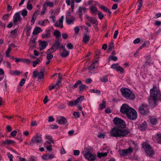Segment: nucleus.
Returning a JSON list of instances; mask_svg holds the SVG:
<instances>
[{"label": "nucleus", "instance_id": "1", "mask_svg": "<svg viewBox=\"0 0 161 161\" xmlns=\"http://www.w3.org/2000/svg\"><path fill=\"white\" fill-rule=\"evenodd\" d=\"M150 95L152 100L149 101L151 106L155 107L156 105V100H161V95L159 91L157 90L156 85H154L152 89L150 90Z\"/></svg>", "mask_w": 161, "mask_h": 161}, {"label": "nucleus", "instance_id": "2", "mask_svg": "<svg viewBox=\"0 0 161 161\" xmlns=\"http://www.w3.org/2000/svg\"><path fill=\"white\" fill-rule=\"evenodd\" d=\"M110 132L111 136L121 137H125L130 132L128 129H123L114 127L112 128Z\"/></svg>", "mask_w": 161, "mask_h": 161}, {"label": "nucleus", "instance_id": "3", "mask_svg": "<svg viewBox=\"0 0 161 161\" xmlns=\"http://www.w3.org/2000/svg\"><path fill=\"white\" fill-rule=\"evenodd\" d=\"M122 95L125 98L134 100L135 98L134 94L129 89L122 87L120 89Z\"/></svg>", "mask_w": 161, "mask_h": 161}, {"label": "nucleus", "instance_id": "4", "mask_svg": "<svg viewBox=\"0 0 161 161\" xmlns=\"http://www.w3.org/2000/svg\"><path fill=\"white\" fill-rule=\"evenodd\" d=\"M61 39H56L54 44L50 48V49L53 50V52H55L57 49L60 50L62 48H64V47L61 44Z\"/></svg>", "mask_w": 161, "mask_h": 161}, {"label": "nucleus", "instance_id": "5", "mask_svg": "<svg viewBox=\"0 0 161 161\" xmlns=\"http://www.w3.org/2000/svg\"><path fill=\"white\" fill-rule=\"evenodd\" d=\"M142 147L147 155L150 156L154 154V152L151 147L147 143L142 144Z\"/></svg>", "mask_w": 161, "mask_h": 161}, {"label": "nucleus", "instance_id": "6", "mask_svg": "<svg viewBox=\"0 0 161 161\" xmlns=\"http://www.w3.org/2000/svg\"><path fill=\"white\" fill-rule=\"evenodd\" d=\"M113 122L114 125L118 127L125 128L126 127L125 121L118 118L115 117L113 120Z\"/></svg>", "mask_w": 161, "mask_h": 161}, {"label": "nucleus", "instance_id": "7", "mask_svg": "<svg viewBox=\"0 0 161 161\" xmlns=\"http://www.w3.org/2000/svg\"><path fill=\"white\" fill-rule=\"evenodd\" d=\"M43 141L41 136H39L38 135H36L34 136L32 138L30 144L31 145L33 144L34 143L37 144H41L43 143Z\"/></svg>", "mask_w": 161, "mask_h": 161}, {"label": "nucleus", "instance_id": "8", "mask_svg": "<svg viewBox=\"0 0 161 161\" xmlns=\"http://www.w3.org/2000/svg\"><path fill=\"white\" fill-rule=\"evenodd\" d=\"M127 117L131 120H134L137 118V114L136 111L133 108L129 112L127 113L126 114Z\"/></svg>", "mask_w": 161, "mask_h": 161}, {"label": "nucleus", "instance_id": "9", "mask_svg": "<svg viewBox=\"0 0 161 161\" xmlns=\"http://www.w3.org/2000/svg\"><path fill=\"white\" fill-rule=\"evenodd\" d=\"M84 156L89 161H94L96 158V155L92 153L89 150H88L84 154Z\"/></svg>", "mask_w": 161, "mask_h": 161}, {"label": "nucleus", "instance_id": "10", "mask_svg": "<svg viewBox=\"0 0 161 161\" xmlns=\"http://www.w3.org/2000/svg\"><path fill=\"white\" fill-rule=\"evenodd\" d=\"M139 110L142 114H146L149 113L148 107L145 104H142L140 106Z\"/></svg>", "mask_w": 161, "mask_h": 161}, {"label": "nucleus", "instance_id": "11", "mask_svg": "<svg viewBox=\"0 0 161 161\" xmlns=\"http://www.w3.org/2000/svg\"><path fill=\"white\" fill-rule=\"evenodd\" d=\"M131 108L127 104H124L121 107L120 111L121 113L126 114L127 113L130 112Z\"/></svg>", "mask_w": 161, "mask_h": 161}, {"label": "nucleus", "instance_id": "12", "mask_svg": "<svg viewBox=\"0 0 161 161\" xmlns=\"http://www.w3.org/2000/svg\"><path fill=\"white\" fill-rule=\"evenodd\" d=\"M133 151V150L131 147H129L128 149L125 150H119V151L120 155L123 156L126 155Z\"/></svg>", "mask_w": 161, "mask_h": 161}, {"label": "nucleus", "instance_id": "13", "mask_svg": "<svg viewBox=\"0 0 161 161\" xmlns=\"http://www.w3.org/2000/svg\"><path fill=\"white\" fill-rule=\"evenodd\" d=\"M33 73V77L34 78H36L37 77L38 79H41L43 78L44 72L42 71L38 73L37 71H34Z\"/></svg>", "mask_w": 161, "mask_h": 161}, {"label": "nucleus", "instance_id": "14", "mask_svg": "<svg viewBox=\"0 0 161 161\" xmlns=\"http://www.w3.org/2000/svg\"><path fill=\"white\" fill-rule=\"evenodd\" d=\"M153 140L155 142L161 144V134L156 133L153 136Z\"/></svg>", "mask_w": 161, "mask_h": 161}, {"label": "nucleus", "instance_id": "15", "mask_svg": "<svg viewBox=\"0 0 161 161\" xmlns=\"http://www.w3.org/2000/svg\"><path fill=\"white\" fill-rule=\"evenodd\" d=\"M64 17L62 16L61 18L57 21L54 24L55 26L58 27H59L62 29L63 27V21Z\"/></svg>", "mask_w": 161, "mask_h": 161}, {"label": "nucleus", "instance_id": "16", "mask_svg": "<svg viewBox=\"0 0 161 161\" xmlns=\"http://www.w3.org/2000/svg\"><path fill=\"white\" fill-rule=\"evenodd\" d=\"M56 122L58 124L64 125L66 124L67 121L65 118L62 116L58 118L56 120Z\"/></svg>", "mask_w": 161, "mask_h": 161}, {"label": "nucleus", "instance_id": "17", "mask_svg": "<svg viewBox=\"0 0 161 161\" xmlns=\"http://www.w3.org/2000/svg\"><path fill=\"white\" fill-rule=\"evenodd\" d=\"M22 19L20 16V13L19 12H17L15 14L13 17V22L16 25L18 21H19Z\"/></svg>", "mask_w": 161, "mask_h": 161}, {"label": "nucleus", "instance_id": "18", "mask_svg": "<svg viewBox=\"0 0 161 161\" xmlns=\"http://www.w3.org/2000/svg\"><path fill=\"white\" fill-rule=\"evenodd\" d=\"M87 11L86 8L80 7L79 8L77 13L78 15L80 16V17L81 18V16L87 12Z\"/></svg>", "mask_w": 161, "mask_h": 161}, {"label": "nucleus", "instance_id": "19", "mask_svg": "<svg viewBox=\"0 0 161 161\" xmlns=\"http://www.w3.org/2000/svg\"><path fill=\"white\" fill-rule=\"evenodd\" d=\"M42 37L45 39L51 38V36L50 33V31L49 30H46L45 33L42 35Z\"/></svg>", "mask_w": 161, "mask_h": 161}, {"label": "nucleus", "instance_id": "20", "mask_svg": "<svg viewBox=\"0 0 161 161\" xmlns=\"http://www.w3.org/2000/svg\"><path fill=\"white\" fill-rule=\"evenodd\" d=\"M54 155L53 154H47L44 155L42 156V158L45 160H47L53 158Z\"/></svg>", "mask_w": 161, "mask_h": 161}, {"label": "nucleus", "instance_id": "21", "mask_svg": "<svg viewBox=\"0 0 161 161\" xmlns=\"http://www.w3.org/2000/svg\"><path fill=\"white\" fill-rule=\"evenodd\" d=\"M47 45V43L46 41H41L39 44V49L40 50L42 51L45 49Z\"/></svg>", "mask_w": 161, "mask_h": 161}, {"label": "nucleus", "instance_id": "22", "mask_svg": "<svg viewBox=\"0 0 161 161\" xmlns=\"http://www.w3.org/2000/svg\"><path fill=\"white\" fill-rule=\"evenodd\" d=\"M84 99V97L83 96H81L78 97L75 101V105H78L80 104L82 102Z\"/></svg>", "mask_w": 161, "mask_h": 161}, {"label": "nucleus", "instance_id": "23", "mask_svg": "<svg viewBox=\"0 0 161 161\" xmlns=\"http://www.w3.org/2000/svg\"><path fill=\"white\" fill-rule=\"evenodd\" d=\"M15 142L14 141L8 140H6L4 141H3L2 143V146L3 147H4L6 145L12 144L14 143H15Z\"/></svg>", "mask_w": 161, "mask_h": 161}, {"label": "nucleus", "instance_id": "24", "mask_svg": "<svg viewBox=\"0 0 161 161\" xmlns=\"http://www.w3.org/2000/svg\"><path fill=\"white\" fill-rule=\"evenodd\" d=\"M53 50H51L50 48L47 50V58L48 60L52 59L53 58V55L52 54V53H53L54 52H53Z\"/></svg>", "mask_w": 161, "mask_h": 161}, {"label": "nucleus", "instance_id": "25", "mask_svg": "<svg viewBox=\"0 0 161 161\" xmlns=\"http://www.w3.org/2000/svg\"><path fill=\"white\" fill-rule=\"evenodd\" d=\"M98 65V62L97 61H96L91 65V66L88 69L90 70H92L97 67Z\"/></svg>", "mask_w": 161, "mask_h": 161}, {"label": "nucleus", "instance_id": "26", "mask_svg": "<svg viewBox=\"0 0 161 161\" xmlns=\"http://www.w3.org/2000/svg\"><path fill=\"white\" fill-rule=\"evenodd\" d=\"M147 128V124L146 122H144L139 126V129L142 130H145Z\"/></svg>", "mask_w": 161, "mask_h": 161}, {"label": "nucleus", "instance_id": "27", "mask_svg": "<svg viewBox=\"0 0 161 161\" xmlns=\"http://www.w3.org/2000/svg\"><path fill=\"white\" fill-rule=\"evenodd\" d=\"M15 61L16 62H19L20 61H22L26 63H30L31 62V61L28 59L22 58H16L15 59Z\"/></svg>", "mask_w": 161, "mask_h": 161}, {"label": "nucleus", "instance_id": "28", "mask_svg": "<svg viewBox=\"0 0 161 161\" xmlns=\"http://www.w3.org/2000/svg\"><path fill=\"white\" fill-rule=\"evenodd\" d=\"M87 88L88 87L86 85L81 83L79 86V92L80 93H81L84 89Z\"/></svg>", "mask_w": 161, "mask_h": 161}, {"label": "nucleus", "instance_id": "29", "mask_svg": "<svg viewBox=\"0 0 161 161\" xmlns=\"http://www.w3.org/2000/svg\"><path fill=\"white\" fill-rule=\"evenodd\" d=\"M39 12V11L38 10H36L33 14V16L31 21V24H33L35 22V19L36 17V16L37 13Z\"/></svg>", "mask_w": 161, "mask_h": 161}, {"label": "nucleus", "instance_id": "30", "mask_svg": "<svg viewBox=\"0 0 161 161\" xmlns=\"http://www.w3.org/2000/svg\"><path fill=\"white\" fill-rule=\"evenodd\" d=\"M90 36L87 35H85L83 37V42L85 44L87 43L90 39Z\"/></svg>", "mask_w": 161, "mask_h": 161}, {"label": "nucleus", "instance_id": "31", "mask_svg": "<svg viewBox=\"0 0 161 161\" xmlns=\"http://www.w3.org/2000/svg\"><path fill=\"white\" fill-rule=\"evenodd\" d=\"M91 12L92 14H95L97 11V8L94 6L92 5L90 7Z\"/></svg>", "mask_w": 161, "mask_h": 161}, {"label": "nucleus", "instance_id": "32", "mask_svg": "<svg viewBox=\"0 0 161 161\" xmlns=\"http://www.w3.org/2000/svg\"><path fill=\"white\" fill-rule=\"evenodd\" d=\"M42 31V30L40 27H37L35 28L33 32V35H36L38 33L41 32Z\"/></svg>", "mask_w": 161, "mask_h": 161}, {"label": "nucleus", "instance_id": "33", "mask_svg": "<svg viewBox=\"0 0 161 161\" xmlns=\"http://www.w3.org/2000/svg\"><path fill=\"white\" fill-rule=\"evenodd\" d=\"M53 35L55 36L56 39H61L60 38L61 33L58 30H56L53 32Z\"/></svg>", "mask_w": 161, "mask_h": 161}, {"label": "nucleus", "instance_id": "34", "mask_svg": "<svg viewBox=\"0 0 161 161\" xmlns=\"http://www.w3.org/2000/svg\"><path fill=\"white\" fill-rule=\"evenodd\" d=\"M54 5V3L53 2L47 1L45 2L43 5L47 8V6L53 7Z\"/></svg>", "mask_w": 161, "mask_h": 161}, {"label": "nucleus", "instance_id": "35", "mask_svg": "<svg viewBox=\"0 0 161 161\" xmlns=\"http://www.w3.org/2000/svg\"><path fill=\"white\" fill-rule=\"evenodd\" d=\"M69 54V52L66 50L64 49L63 52L60 54L61 56L62 57H67Z\"/></svg>", "mask_w": 161, "mask_h": 161}, {"label": "nucleus", "instance_id": "36", "mask_svg": "<svg viewBox=\"0 0 161 161\" xmlns=\"http://www.w3.org/2000/svg\"><path fill=\"white\" fill-rule=\"evenodd\" d=\"M100 7L101 9L103 10L105 12H108L109 14V15H110L111 14V12L107 7H106L102 5H100Z\"/></svg>", "mask_w": 161, "mask_h": 161}, {"label": "nucleus", "instance_id": "37", "mask_svg": "<svg viewBox=\"0 0 161 161\" xmlns=\"http://www.w3.org/2000/svg\"><path fill=\"white\" fill-rule=\"evenodd\" d=\"M21 73V72L18 70H13L10 71V74L14 75H19Z\"/></svg>", "mask_w": 161, "mask_h": 161}, {"label": "nucleus", "instance_id": "38", "mask_svg": "<svg viewBox=\"0 0 161 161\" xmlns=\"http://www.w3.org/2000/svg\"><path fill=\"white\" fill-rule=\"evenodd\" d=\"M74 1H66V3L68 5H71L72 9H73L74 7Z\"/></svg>", "mask_w": 161, "mask_h": 161}, {"label": "nucleus", "instance_id": "39", "mask_svg": "<svg viewBox=\"0 0 161 161\" xmlns=\"http://www.w3.org/2000/svg\"><path fill=\"white\" fill-rule=\"evenodd\" d=\"M108 153V152L105 153H98L97 154V156L99 158H101L106 156Z\"/></svg>", "mask_w": 161, "mask_h": 161}, {"label": "nucleus", "instance_id": "40", "mask_svg": "<svg viewBox=\"0 0 161 161\" xmlns=\"http://www.w3.org/2000/svg\"><path fill=\"white\" fill-rule=\"evenodd\" d=\"M75 19L74 18H73L71 19H68L67 18H66V22L67 24L70 25L73 24Z\"/></svg>", "mask_w": 161, "mask_h": 161}, {"label": "nucleus", "instance_id": "41", "mask_svg": "<svg viewBox=\"0 0 161 161\" xmlns=\"http://www.w3.org/2000/svg\"><path fill=\"white\" fill-rule=\"evenodd\" d=\"M150 123L152 125H155L157 123V119L154 117H151L150 119Z\"/></svg>", "mask_w": 161, "mask_h": 161}, {"label": "nucleus", "instance_id": "42", "mask_svg": "<svg viewBox=\"0 0 161 161\" xmlns=\"http://www.w3.org/2000/svg\"><path fill=\"white\" fill-rule=\"evenodd\" d=\"M11 35L12 37H15L17 34V31L16 29H15L10 32Z\"/></svg>", "mask_w": 161, "mask_h": 161}, {"label": "nucleus", "instance_id": "43", "mask_svg": "<svg viewBox=\"0 0 161 161\" xmlns=\"http://www.w3.org/2000/svg\"><path fill=\"white\" fill-rule=\"evenodd\" d=\"M150 44V43L149 41H146L139 48V49H142L143 47H146L148 46Z\"/></svg>", "mask_w": 161, "mask_h": 161}, {"label": "nucleus", "instance_id": "44", "mask_svg": "<svg viewBox=\"0 0 161 161\" xmlns=\"http://www.w3.org/2000/svg\"><path fill=\"white\" fill-rule=\"evenodd\" d=\"M31 29V27L30 26H27L26 27L25 30L26 32V34L28 36L30 35Z\"/></svg>", "mask_w": 161, "mask_h": 161}, {"label": "nucleus", "instance_id": "45", "mask_svg": "<svg viewBox=\"0 0 161 161\" xmlns=\"http://www.w3.org/2000/svg\"><path fill=\"white\" fill-rule=\"evenodd\" d=\"M114 47V43L113 42H111L110 43L109 45L108 46V52H109L110 51L112 50L113 48Z\"/></svg>", "mask_w": 161, "mask_h": 161}, {"label": "nucleus", "instance_id": "46", "mask_svg": "<svg viewBox=\"0 0 161 161\" xmlns=\"http://www.w3.org/2000/svg\"><path fill=\"white\" fill-rule=\"evenodd\" d=\"M90 92L91 93H97L98 95H100L101 94V91L98 90H95L94 89H92L90 90Z\"/></svg>", "mask_w": 161, "mask_h": 161}, {"label": "nucleus", "instance_id": "47", "mask_svg": "<svg viewBox=\"0 0 161 161\" xmlns=\"http://www.w3.org/2000/svg\"><path fill=\"white\" fill-rule=\"evenodd\" d=\"M138 8L136 10V13L138 12L140 9L141 8L142 5V1H140L138 2Z\"/></svg>", "mask_w": 161, "mask_h": 161}, {"label": "nucleus", "instance_id": "48", "mask_svg": "<svg viewBox=\"0 0 161 161\" xmlns=\"http://www.w3.org/2000/svg\"><path fill=\"white\" fill-rule=\"evenodd\" d=\"M116 70L117 71H120L121 73H123L124 72V69L120 66H119Z\"/></svg>", "mask_w": 161, "mask_h": 161}, {"label": "nucleus", "instance_id": "49", "mask_svg": "<svg viewBox=\"0 0 161 161\" xmlns=\"http://www.w3.org/2000/svg\"><path fill=\"white\" fill-rule=\"evenodd\" d=\"M99 107L100 109H103L105 108L106 107L105 102L103 101V103L99 105Z\"/></svg>", "mask_w": 161, "mask_h": 161}, {"label": "nucleus", "instance_id": "50", "mask_svg": "<svg viewBox=\"0 0 161 161\" xmlns=\"http://www.w3.org/2000/svg\"><path fill=\"white\" fill-rule=\"evenodd\" d=\"M109 60H113L115 61L117 60L118 58L116 56H114L113 55H110L109 57Z\"/></svg>", "mask_w": 161, "mask_h": 161}, {"label": "nucleus", "instance_id": "51", "mask_svg": "<svg viewBox=\"0 0 161 161\" xmlns=\"http://www.w3.org/2000/svg\"><path fill=\"white\" fill-rule=\"evenodd\" d=\"M89 21L92 24L97 25L98 23L96 19H93L92 18L90 19Z\"/></svg>", "mask_w": 161, "mask_h": 161}, {"label": "nucleus", "instance_id": "52", "mask_svg": "<svg viewBox=\"0 0 161 161\" xmlns=\"http://www.w3.org/2000/svg\"><path fill=\"white\" fill-rule=\"evenodd\" d=\"M46 8H47L43 5V7L42 10L40 14V15L41 16H42L45 14V12L46 11Z\"/></svg>", "mask_w": 161, "mask_h": 161}, {"label": "nucleus", "instance_id": "53", "mask_svg": "<svg viewBox=\"0 0 161 161\" xmlns=\"http://www.w3.org/2000/svg\"><path fill=\"white\" fill-rule=\"evenodd\" d=\"M101 80L102 82L104 83H105L108 81L107 76H104L101 79Z\"/></svg>", "mask_w": 161, "mask_h": 161}, {"label": "nucleus", "instance_id": "54", "mask_svg": "<svg viewBox=\"0 0 161 161\" xmlns=\"http://www.w3.org/2000/svg\"><path fill=\"white\" fill-rule=\"evenodd\" d=\"M58 107L59 108L64 109L65 108L66 106L64 104H58Z\"/></svg>", "mask_w": 161, "mask_h": 161}, {"label": "nucleus", "instance_id": "55", "mask_svg": "<svg viewBox=\"0 0 161 161\" xmlns=\"http://www.w3.org/2000/svg\"><path fill=\"white\" fill-rule=\"evenodd\" d=\"M81 83L82 81L80 80H78L74 85V87L75 88H76Z\"/></svg>", "mask_w": 161, "mask_h": 161}, {"label": "nucleus", "instance_id": "56", "mask_svg": "<svg viewBox=\"0 0 161 161\" xmlns=\"http://www.w3.org/2000/svg\"><path fill=\"white\" fill-rule=\"evenodd\" d=\"M7 154L8 156V157L9 158L10 160V161H13V156L9 152H8L7 153Z\"/></svg>", "mask_w": 161, "mask_h": 161}, {"label": "nucleus", "instance_id": "57", "mask_svg": "<svg viewBox=\"0 0 161 161\" xmlns=\"http://www.w3.org/2000/svg\"><path fill=\"white\" fill-rule=\"evenodd\" d=\"M25 80L24 79H22L20 80L19 85L20 86H23L24 84L25 83Z\"/></svg>", "mask_w": 161, "mask_h": 161}, {"label": "nucleus", "instance_id": "58", "mask_svg": "<svg viewBox=\"0 0 161 161\" xmlns=\"http://www.w3.org/2000/svg\"><path fill=\"white\" fill-rule=\"evenodd\" d=\"M67 47L70 49H72L73 48L74 46L72 44L70 43H68L67 45Z\"/></svg>", "mask_w": 161, "mask_h": 161}, {"label": "nucleus", "instance_id": "59", "mask_svg": "<svg viewBox=\"0 0 161 161\" xmlns=\"http://www.w3.org/2000/svg\"><path fill=\"white\" fill-rule=\"evenodd\" d=\"M119 66L118 64H112L111 66V68H113V69H115L116 70H117V69Z\"/></svg>", "mask_w": 161, "mask_h": 161}, {"label": "nucleus", "instance_id": "60", "mask_svg": "<svg viewBox=\"0 0 161 161\" xmlns=\"http://www.w3.org/2000/svg\"><path fill=\"white\" fill-rule=\"evenodd\" d=\"M9 16L10 15L9 14H4L3 16L2 19L4 20H5L8 19Z\"/></svg>", "mask_w": 161, "mask_h": 161}, {"label": "nucleus", "instance_id": "61", "mask_svg": "<svg viewBox=\"0 0 161 161\" xmlns=\"http://www.w3.org/2000/svg\"><path fill=\"white\" fill-rule=\"evenodd\" d=\"M73 115L76 118H79L80 116L79 113V112L78 111L74 112L73 114Z\"/></svg>", "mask_w": 161, "mask_h": 161}, {"label": "nucleus", "instance_id": "62", "mask_svg": "<svg viewBox=\"0 0 161 161\" xmlns=\"http://www.w3.org/2000/svg\"><path fill=\"white\" fill-rule=\"evenodd\" d=\"M3 64H6V66L8 68H10L11 67V65L10 63L8 62L4 61L3 62Z\"/></svg>", "mask_w": 161, "mask_h": 161}, {"label": "nucleus", "instance_id": "63", "mask_svg": "<svg viewBox=\"0 0 161 161\" xmlns=\"http://www.w3.org/2000/svg\"><path fill=\"white\" fill-rule=\"evenodd\" d=\"M62 37L64 39H66L68 37V35L65 33H64L62 34Z\"/></svg>", "mask_w": 161, "mask_h": 161}, {"label": "nucleus", "instance_id": "64", "mask_svg": "<svg viewBox=\"0 0 161 161\" xmlns=\"http://www.w3.org/2000/svg\"><path fill=\"white\" fill-rule=\"evenodd\" d=\"M35 43V39H33L31 40L30 44L32 47H34Z\"/></svg>", "mask_w": 161, "mask_h": 161}]
</instances>
